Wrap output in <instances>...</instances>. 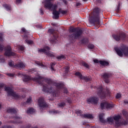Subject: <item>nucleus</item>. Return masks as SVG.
Here are the masks:
<instances>
[{
    "label": "nucleus",
    "instance_id": "nucleus-47",
    "mask_svg": "<svg viewBox=\"0 0 128 128\" xmlns=\"http://www.w3.org/2000/svg\"><path fill=\"white\" fill-rule=\"evenodd\" d=\"M19 50H22V52H24V47L22 46H19Z\"/></svg>",
    "mask_w": 128,
    "mask_h": 128
},
{
    "label": "nucleus",
    "instance_id": "nucleus-19",
    "mask_svg": "<svg viewBox=\"0 0 128 128\" xmlns=\"http://www.w3.org/2000/svg\"><path fill=\"white\" fill-rule=\"evenodd\" d=\"M22 118L18 116H15L13 117V119L15 120V121L14 122V124H22Z\"/></svg>",
    "mask_w": 128,
    "mask_h": 128
},
{
    "label": "nucleus",
    "instance_id": "nucleus-62",
    "mask_svg": "<svg viewBox=\"0 0 128 128\" xmlns=\"http://www.w3.org/2000/svg\"><path fill=\"white\" fill-rule=\"evenodd\" d=\"M16 4H20L22 0H16Z\"/></svg>",
    "mask_w": 128,
    "mask_h": 128
},
{
    "label": "nucleus",
    "instance_id": "nucleus-20",
    "mask_svg": "<svg viewBox=\"0 0 128 128\" xmlns=\"http://www.w3.org/2000/svg\"><path fill=\"white\" fill-rule=\"evenodd\" d=\"M25 66L24 64L22 62H20L19 63L16 64L14 66V68H24Z\"/></svg>",
    "mask_w": 128,
    "mask_h": 128
},
{
    "label": "nucleus",
    "instance_id": "nucleus-4",
    "mask_svg": "<svg viewBox=\"0 0 128 128\" xmlns=\"http://www.w3.org/2000/svg\"><path fill=\"white\" fill-rule=\"evenodd\" d=\"M114 50L118 56H128V46L126 45L122 44L120 47L115 48Z\"/></svg>",
    "mask_w": 128,
    "mask_h": 128
},
{
    "label": "nucleus",
    "instance_id": "nucleus-29",
    "mask_svg": "<svg viewBox=\"0 0 128 128\" xmlns=\"http://www.w3.org/2000/svg\"><path fill=\"white\" fill-rule=\"evenodd\" d=\"M76 114L78 116H80L81 118H84V114H82V111L81 110H78L76 112Z\"/></svg>",
    "mask_w": 128,
    "mask_h": 128
},
{
    "label": "nucleus",
    "instance_id": "nucleus-11",
    "mask_svg": "<svg viewBox=\"0 0 128 128\" xmlns=\"http://www.w3.org/2000/svg\"><path fill=\"white\" fill-rule=\"evenodd\" d=\"M100 98L96 96H91L86 99V102L88 104L96 105L98 104Z\"/></svg>",
    "mask_w": 128,
    "mask_h": 128
},
{
    "label": "nucleus",
    "instance_id": "nucleus-52",
    "mask_svg": "<svg viewBox=\"0 0 128 128\" xmlns=\"http://www.w3.org/2000/svg\"><path fill=\"white\" fill-rule=\"evenodd\" d=\"M7 75H8V76H10V77H11V78H12V77L14 76V74H13L8 73V74H7Z\"/></svg>",
    "mask_w": 128,
    "mask_h": 128
},
{
    "label": "nucleus",
    "instance_id": "nucleus-49",
    "mask_svg": "<svg viewBox=\"0 0 128 128\" xmlns=\"http://www.w3.org/2000/svg\"><path fill=\"white\" fill-rule=\"evenodd\" d=\"M66 100L68 104H72V98H68Z\"/></svg>",
    "mask_w": 128,
    "mask_h": 128
},
{
    "label": "nucleus",
    "instance_id": "nucleus-63",
    "mask_svg": "<svg viewBox=\"0 0 128 128\" xmlns=\"http://www.w3.org/2000/svg\"><path fill=\"white\" fill-rule=\"evenodd\" d=\"M66 72H68V68H66L65 69Z\"/></svg>",
    "mask_w": 128,
    "mask_h": 128
},
{
    "label": "nucleus",
    "instance_id": "nucleus-17",
    "mask_svg": "<svg viewBox=\"0 0 128 128\" xmlns=\"http://www.w3.org/2000/svg\"><path fill=\"white\" fill-rule=\"evenodd\" d=\"M52 14L54 15V16H52V18L58 20L60 18V10H58V11H53Z\"/></svg>",
    "mask_w": 128,
    "mask_h": 128
},
{
    "label": "nucleus",
    "instance_id": "nucleus-1",
    "mask_svg": "<svg viewBox=\"0 0 128 128\" xmlns=\"http://www.w3.org/2000/svg\"><path fill=\"white\" fill-rule=\"evenodd\" d=\"M84 31L80 28H72L70 30V33L72 34L69 35V38L70 40H78L82 36Z\"/></svg>",
    "mask_w": 128,
    "mask_h": 128
},
{
    "label": "nucleus",
    "instance_id": "nucleus-36",
    "mask_svg": "<svg viewBox=\"0 0 128 128\" xmlns=\"http://www.w3.org/2000/svg\"><path fill=\"white\" fill-rule=\"evenodd\" d=\"M120 118H121L120 115L115 116L114 117V120H115V121L120 120Z\"/></svg>",
    "mask_w": 128,
    "mask_h": 128
},
{
    "label": "nucleus",
    "instance_id": "nucleus-8",
    "mask_svg": "<svg viewBox=\"0 0 128 128\" xmlns=\"http://www.w3.org/2000/svg\"><path fill=\"white\" fill-rule=\"evenodd\" d=\"M4 50H5L4 56H14L16 54V52H12L10 46L8 45L4 48Z\"/></svg>",
    "mask_w": 128,
    "mask_h": 128
},
{
    "label": "nucleus",
    "instance_id": "nucleus-59",
    "mask_svg": "<svg viewBox=\"0 0 128 128\" xmlns=\"http://www.w3.org/2000/svg\"><path fill=\"white\" fill-rule=\"evenodd\" d=\"M36 64H38V66H44V64H42L40 62H38Z\"/></svg>",
    "mask_w": 128,
    "mask_h": 128
},
{
    "label": "nucleus",
    "instance_id": "nucleus-41",
    "mask_svg": "<svg viewBox=\"0 0 128 128\" xmlns=\"http://www.w3.org/2000/svg\"><path fill=\"white\" fill-rule=\"evenodd\" d=\"M48 50L46 52V55L48 56H50V58L54 56V55L50 53V52H48Z\"/></svg>",
    "mask_w": 128,
    "mask_h": 128
},
{
    "label": "nucleus",
    "instance_id": "nucleus-45",
    "mask_svg": "<svg viewBox=\"0 0 128 128\" xmlns=\"http://www.w3.org/2000/svg\"><path fill=\"white\" fill-rule=\"evenodd\" d=\"M122 98V94H120V93H117L116 98L117 99H118V98Z\"/></svg>",
    "mask_w": 128,
    "mask_h": 128
},
{
    "label": "nucleus",
    "instance_id": "nucleus-3",
    "mask_svg": "<svg viewBox=\"0 0 128 128\" xmlns=\"http://www.w3.org/2000/svg\"><path fill=\"white\" fill-rule=\"evenodd\" d=\"M6 92H7L8 96H12L16 100H18L20 98V95L18 94H16V92H14L10 87L6 86V84L4 83H0V90L4 88Z\"/></svg>",
    "mask_w": 128,
    "mask_h": 128
},
{
    "label": "nucleus",
    "instance_id": "nucleus-25",
    "mask_svg": "<svg viewBox=\"0 0 128 128\" xmlns=\"http://www.w3.org/2000/svg\"><path fill=\"white\" fill-rule=\"evenodd\" d=\"M84 118H94V116L92 114H84Z\"/></svg>",
    "mask_w": 128,
    "mask_h": 128
},
{
    "label": "nucleus",
    "instance_id": "nucleus-51",
    "mask_svg": "<svg viewBox=\"0 0 128 128\" xmlns=\"http://www.w3.org/2000/svg\"><path fill=\"white\" fill-rule=\"evenodd\" d=\"M100 122H102V124H106V120H104V118H102V119H100Z\"/></svg>",
    "mask_w": 128,
    "mask_h": 128
},
{
    "label": "nucleus",
    "instance_id": "nucleus-39",
    "mask_svg": "<svg viewBox=\"0 0 128 128\" xmlns=\"http://www.w3.org/2000/svg\"><path fill=\"white\" fill-rule=\"evenodd\" d=\"M58 60H65L66 56L64 55H61L57 57Z\"/></svg>",
    "mask_w": 128,
    "mask_h": 128
},
{
    "label": "nucleus",
    "instance_id": "nucleus-30",
    "mask_svg": "<svg viewBox=\"0 0 128 128\" xmlns=\"http://www.w3.org/2000/svg\"><path fill=\"white\" fill-rule=\"evenodd\" d=\"M4 6L5 8H6V10H7L10 11L11 10H12V6H10V5L8 4H5L4 5Z\"/></svg>",
    "mask_w": 128,
    "mask_h": 128
},
{
    "label": "nucleus",
    "instance_id": "nucleus-14",
    "mask_svg": "<svg viewBox=\"0 0 128 128\" xmlns=\"http://www.w3.org/2000/svg\"><path fill=\"white\" fill-rule=\"evenodd\" d=\"M38 104L40 110H42V108H48V104L46 102V101H44V98H40L38 99Z\"/></svg>",
    "mask_w": 128,
    "mask_h": 128
},
{
    "label": "nucleus",
    "instance_id": "nucleus-23",
    "mask_svg": "<svg viewBox=\"0 0 128 128\" xmlns=\"http://www.w3.org/2000/svg\"><path fill=\"white\" fill-rule=\"evenodd\" d=\"M7 112L11 113V114H16L18 112H16V110L14 108H8L6 110Z\"/></svg>",
    "mask_w": 128,
    "mask_h": 128
},
{
    "label": "nucleus",
    "instance_id": "nucleus-54",
    "mask_svg": "<svg viewBox=\"0 0 128 128\" xmlns=\"http://www.w3.org/2000/svg\"><path fill=\"white\" fill-rule=\"evenodd\" d=\"M2 128H12L10 126H4L2 127Z\"/></svg>",
    "mask_w": 128,
    "mask_h": 128
},
{
    "label": "nucleus",
    "instance_id": "nucleus-33",
    "mask_svg": "<svg viewBox=\"0 0 128 128\" xmlns=\"http://www.w3.org/2000/svg\"><path fill=\"white\" fill-rule=\"evenodd\" d=\"M75 76H79L80 78V80L82 79V78L84 76H82V74L80 72H76L75 73Z\"/></svg>",
    "mask_w": 128,
    "mask_h": 128
},
{
    "label": "nucleus",
    "instance_id": "nucleus-9",
    "mask_svg": "<svg viewBox=\"0 0 128 128\" xmlns=\"http://www.w3.org/2000/svg\"><path fill=\"white\" fill-rule=\"evenodd\" d=\"M41 80H44L48 82V86H50V84L52 82V79L48 78H44V77L42 76H38V77H35L33 78L34 82H36L39 84H42Z\"/></svg>",
    "mask_w": 128,
    "mask_h": 128
},
{
    "label": "nucleus",
    "instance_id": "nucleus-22",
    "mask_svg": "<svg viewBox=\"0 0 128 128\" xmlns=\"http://www.w3.org/2000/svg\"><path fill=\"white\" fill-rule=\"evenodd\" d=\"M100 64L103 66H108L110 63L108 61L100 60Z\"/></svg>",
    "mask_w": 128,
    "mask_h": 128
},
{
    "label": "nucleus",
    "instance_id": "nucleus-32",
    "mask_svg": "<svg viewBox=\"0 0 128 128\" xmlns=\"http://www.w3.org/2000/svg\"><path fill=\"white\" fill-rule=\"evenodd\" d=\"M82 64L84 68H90V65H88V64L86 62H82Z\"/></svg>",
    "mask_w": 128,
    "mask_h": 128
},
{
    "label": "nucleus",
    "instance_id": "nucleus-53",
    "mask_svg": "<svg viewBox=\"0 0 128 128\" xmlns=\"http://www.w3.org/2000/svg\"><path fill=\"white\" fill-rule=\"evenodd\" d=\"M32 100V98H29L27 99V100H26V103L27 104H30V102Z\"/></svg>",
    "mask_w": 128,
    "mask_h": 128
},
{
    "label": "nucleus",
    "instance_id": "nucleus-5",
    "mask_svg": "<svg viewBox=\"0 0 128 128\" xmlns=\"http://www.w3.org/2000/svg\"><path fill=\"white\" fill-rule=\"evenodd\" d=\"M112 36L115 40L116 42H120V40H128V35L126 34L124 32H121L120 34H114L112 35Z\"/></svg>",
    "mask_w": 128,
    "mask_h": 128
},
{
    "label": "nucleus",
    "instance_id": "nucleus-26",
    "mask_svg": "<svg viewBox=\"0 0 128 128\" xmlns=\"http://www.w3.org/2000/svg\"><path fill=\"white\" fill-rule=\"evenodd\" d=\"M23 80L24 82H30V76L28 75H25L23 78Z\"/></svg>",
    "mask_w": 128,
    "mask_h": 128
},
{
    "label": "nucleus",
    "instance_id": "nucleus-28",
    "mask_svg": "<svg viewBox=\"0 0 128 128\" xmlns=\"http://www.w3.org/2000/svg\"><path fill=\"white\" fill-rule=\"evenodd\" d=\"M34 112H36L34 109L33 108H30L27 110L26 112H27V114H32Z\"/></svg>",
    "mask_w": 128,
    "mask_h": 128
},
{
    "label": "nucleus",
    "instance_id": "nucleus-43",
    "mask_svg": "<svg viewBox=\"0 0 128 128\" xmlns=\"http://www.w3.org/2000/svg\"><path fill=\"white\" fill-rule=\"evenodd\" d=\"M63 90V92L64 94H68V88L64 87V88L62 89Z\"/></svg>",
    "mask_w": 128,
    "mask_h": 128
},
{
    "label": "nucleus",
    "instance_id": "nucleus-10",
    "mask_svg": "<svg viewBox=\"0 0 128 128\" xmlns=\"http://www.w3.org/2000/svg\"><path fill=\"white\" fill-rule=\"evenodd\" d=\"M48 32L52 36L50 39L51 44H56V40H58V34H54V30L52 28L49 29L48 30Z\"/></svg>",
    "mask_w": 128,
    "mask_h": 128
},
{
    "label": "nucleus",
    "instance_id": "nucleus-12",
    "mask_svg": "<svg viewBox=\"0 0 128 128\" xmlns=\"http://www.w3.org/2000/svg\"><path fill=\"white\" fill-rule=\"evenodd\" d=\"M101 110H112L114 108V104L108 102H102L100 104Z\"/></svg>",
    "mask_w": 128,
    "mask_h": 128
},
{
    "label": "nucleus",
    "instance_id": "nucleus-61",
    "mask_svg": "<svg viewBox=\"0 0 128 128\" xmlns=\"http://www.w3.org/2000/svg\"><path fill=\"white\" fill-rule=\"evenodd\" d=\"M22 31L23 32H26V28H22Z\"/></svg>",
    "mask_w": 128,
    "mask_h": 128
},
{
    "label": "nucleus",
    "instance_id": "nucleus-48",
    "mask_svg": "<svg viewBox=\"0 0 128 128\" xmlns=\"http://www.w3.org/2000/svg\"><path fill=\"white\" fill-rule=\"evenodd\" d=\"M108 122H114V119L111 118H108Z\"/></svg>",
    "mask_w": 128,
    "mask_h": 128
},
{
    "label": "nucleus",
    "instance_id": "nucleus-58",
    "mask_svg": "<svg viewBox=\"0 0 128 128\" xmlns=\"http://www.w3.org/2000/svg\"><path fill=\"white\" fill-rule=\"evenodd\" d=\"M82 4H80V2H77L76 4V8H78V6H80V5H81Z\"/></svg>",
    "mask_w": 128,
    "mask_h": 128
},
{
    "label": "nucleus",
    "instance_id": "nucleus-27",
    "mask_svg": "<svg viewBox=\"0 0 128 128\" xmlns=\"http://www.w3.org/2000/svg\"><path fill=\"white\" fill-rule=\"evenodd\" d=\"M80 42L81 44H88V39L86 38H82V40H81Z\"/></svg>",
    "mask_w": 128,
    "mask_h": 128
},
{
    "label": "nucleus",
    "instance_id": "nucleus-38",
    "mask_svg": "<svg viewBox=\"0 0 128 128\" xmlns=\"http://www.w3.org/2000/svg\"><path fill=\"white\" fill-rule=\"evenodd\" d=\"M4 46L3 44H0V52H4Z\"/></svg>",
    "mask_w": 128,
    "mask_h": 128
},
{
    "label": "nucleus",
    "instance_id": "nucleus-55",
    "mask_svg": "<svg viewBox=\"0 0 128 128\" xmlns=\"http://www.w3.org/2000/svg\"><path fill=\"white\" fill-rule=\"evenodd\" d=\"M94 62L95 64H100V60H98L96 59L94 60Z\"/></svg>",
    "mask_w": 128,
    "mask_h": 128
},
{
    "label": "nucleus",
    "instance_id": "nucleus-42",
    "mask_svg": "<svg viewBox=\"0 0 128 128\" xmlns=\"http://www.w3.org/2000/svg\"><path fill=\"white\" fill-rule=\"evenodd\" d=\"M54 66H56V64L54 63H51L50 64V68L52 70H54Z\"/></svg>",
    "mask_w": 128,
    "mask_h": 128
},
{
    "label": "nucleus",
    "instance_id": "nucleus-6",
    "mask_svg": "<svg viewBox=\"0 0 128 128\" xmlns=\"http://www.w3.org/2000/svg\"><path fill=\"white\" fill-rule=\"evenodd\" d=\"M43 92H50L52 93L53 96H60V90H52V87H48V86H43Z\"/></svg>",
    "mask_w": 128,
    "mask_h": 128
},
{
    "label": "nucleus",
    "instance_id": "nucleus-40",
    "mask_svg": "<svg viewBox=\"0 0 128 128\" xmlns=\"http://www.w3.org/2000/svg\"><path fill=\"white\" fill-rule=\"evenodd\" d=\"M20 128H32V124H28L24 126H21Z\"/></svg>",
    "mask_w": 128,
    "mask_h": 128
},
{
    "label": "nucleus",
    "instance_id": "nucleus-37",
    "mask_svg": "<svg viewBox=\"0 0 128 128\" xmlns=\"http://www.w3.org/2000/svg\"><path fill=\"white\" fill-rule=\"evenodd\" d=\"M14 62L12 60H10L8 62V66H10L11 68H14Z\"/></svg>",
    "mask_w": 128,
    "mask_h": 128
},
{
    "label": "nucleus",
    "instance_id": "nucleus-50",
    "mask_svg": "<svg viewBox=\"0 0 128 128\" xmlns=\"http://www.w3.org/2000/svg\"><path fill=\"white\" fill-rule=\"evenodd\" d=\"M52 114H60V111L54 110L52 111Z\"/></svg>",
    "mask_w": 128,
    "mask_h": 128
},
{
    "label": "nucleus",
    "instance_id": "nucleus-35",
    "mask_svg": "<svg viewBox=\"0 0 128 128\" xmlns=\"http://www.w3.org/2000/svg\"><path fill=\"white\" fill-rule=\"evenodd\" d=\"M122 114L124 116H126V120H128V112L126 110H123Z\"/></svg>",
    "mask_w": 128,
    "mask_h": 128
},
{
    "label": "nucleus",
    "instance_id": "nucleus-15",
    "mask_svg": "<svg viewBox=\"0 0 128 128\" xmlns=\"http://www.w3.org/2000/svg\"><path fill=\"white\" fill-rule=\"evenodd\" d=\"M112 76V74L104 72L102 76V78L106 84H108L110 82V78Z\"/></svg>",
    "mask_w": 128,
    "mask_h": 128
},
{
    "label": "nucleus",
    "instance_id": "nucleus-64",
    "mask_svg": "<svg viewBox=\"0 0 128 128\" xmlns=\"http://www.w3.org/2000/svg\"><path fill=\"white\" fill-rule=\"evenodd\" d=\"M124 104H128V101L126 100H124Z\"/></svg>",
    "mask_w": 128,
    "mask_h": 128
},
{
    "label": "nucleus",
    "instance_id": "nucleus-7",
    "mask_svg": "<svg viewBox=\"0 0 128 128\" xmlns=\"http://www.w3.org/2000/svg\"><path fill=\"white\" fill-rule=\"evenodd\" d=\"M54 0H45L44 2V8H48L50 10L52 8V12L56 10L58 8V6L56 4H52Z\"/></svg>",
    "mask_w": 128,
    "mask_h": 128
},
{
    "label": "nucleus",
    "instance_id": "nucleus-21",
    "mask_svg": "<svg viewBox=\"0 0 128 128\" xmlns=\"http://www.w3.org/2000/svg\"><path fill=\"white\" fill-rule=\"evenodd\" d=\"M50 47L46 46L45 48H41L38 50V52H43L44 54H46V52L48 50H50Z\"/></svg>",
    "mask_w": 128,
    "mask_h": 128
},
{
    "label": "nucleus",
    "instance_id": "nucleus-16",
    "mask_svg": "<svg viewBox=\"0 0 128 128\" xmlns=\"http://www.w3.org/2000/svg\"><path fill=\"white\" fill-rule=\"evenodd\" d=\"M54 86H56L58 90H62L64 88V84L62 82H54Z\"/></svg>",
    "mask_w": 128,
    "mask_h": 128
},
{
    "label": "nucleus",
    "instance_id": "nucleus-18",
    "mask_svg": "<svg viewBox=\"0 0 128 128\" xmlns=\"http://www.w3.org/2000/svg\"><path fill=\"white\" fill-rule=\"evenodd\" d=\"M24 38H26L25 42L28 44H34V41L28 40V36L26 34L24 35Z\"/></svg>",
    "mask_w": 128,
    "mask_h": 128
},
{
    "label": "nucleus",
    "instance_id": "nucleus-31",
    "mask_svg": "<svg viewBox=\"0 0 128 128\" xmlns=\"http://www.w3.org/2000/svg\"><path fill=\"white\" fill-rule=\"evenodd\" d=\"M58 10L60 14H68V11L62 10V8H60Z\"/></svg>",
    "mask_w": 128,
    "mask_h": 128
},
{
    "label": "nucleus",
    "instance_id": "nucleus-13",
    "mask_svg": "<svg viewBox=\"0 0 128 128\" xmlns=\"http://www.w3.org/2000/svg\"><path fill=\"white\" fill-rule=\"evenodd\" d=\"M98 90V94L101 98L104 99L106 98V94L104 90V88L102 86H100Z\"/></svg>",
    "mask_w": 128,
    "mask_h": 128
},
{
    "label": "nucleus",
    "instance_id": "nucleus-57",
    "mask_svg": "<svg viewBox=\"0 0 128 128\" xmlns=\"http://www.w3.org/2000/svg\"><path fill=\"white\" fill-rule=\"evenodd\" d=\"M40 13L41 14V16H42L44 14V10L42 8L40 9Z\"/></svg>",
    "mask_w": 128,
    "mask_h": 128
},
{
    "label": "nucleus",
    "instance_id": "nucleus-2",
    "mask_svg": "<svg viewBox=\"0 0 128 128\" xmlns=\"http://www.w3.org/2000/svg\"><path fill=\"white\" fill-rule=\"evenodd\" d=\"M100 8H96L94 10L92 16L90 17V24H96V25L98 26L100 24Z\"/></svg>",
    "mask_w": 128,
    "mask_h": 128
},
{
    "label": "nucleus",
    "instance_id": "nucleus-56",
    "mask_svg": "<svg viewBox=\"0 0 128 128\" xmlns=\"http://www.w3.org/2000/svg\"><path fill=\"white\" fill-rule=\"evenodd\" d=\"M102 118H104V116L102 115V114H100L99 115V119L102 120Z\"/></svg>",
    "mask_w": 128,
    "mask_h": 128
},
{
    "label": "nucleus",
    "instance_id": "nucleus-44",
    "mask_svg": "<svg viewBox=\"0 0 128 128\" xmlns=\"http://www.w3.org/2000/svg\"><path fill=\"white\" fill-rule=\"evenodd\" d=\"M94 48V44H89L88 45V48L90 50H92Z\"/></svg>",
    "mask_w": 128,
    "mask_h": 128
},
{
    "label": "nucleus",
    "instance_id": "nucleus-34",
    "mask_svg": "<svg viewBox=\"0 0 128 128\" xmlns=\"http://www.w3.org/2000/svg\"><path fill=\"white\" fill-rule=\"evenodd\" d=\"M65 106H66V102H62L58 104V108H64Z\"/></svg>",
    "mask_w": 128,
    "mask_h": 128
},
{
    "label": "nucleus",
    "instance_id": "nucleus-24",
    "mask_svg": "<svg viewBox=\"0 0 128 128\" xmlns=\"http://www.w3.org/2000/svg\"><path fill=\"white\" fill-rule=\"evenodd\" d=\"M82 80H84L86 82H90L92 80V77L88 76H83Z\"/></svg>",
    "mask_w": 128,
    "mask_h": 128
},
{
    "label": "nucleus",
    "instance_id": "nucleus-46",
    "mask_svg": "<svg viewBox=\"0 0 128 128\" xmlns=\"http://www.w3.org/2000/svg\"><path fill=\"white\" fill-rule=\"evenodd\" d=\"M115 122V124L116 126H120V120H116Z\"/></svg>",
    "mask_w": 128,
    "mask_h": 128
},
{
    "label": "nucleus",
    "instance_id": "nucleus-60",
    "mask_svg": "<svg viewBox=\"0 0 128 128\" xmlns=\"http://www.w3.org/2000/svg\"><path fill=\"white\" fill-rule=\"evenodd\" d=\"M64 4L66 6V4H68V1H66V0H62Z\"/></svg>",
    "mask_w": 128,
    "mask_h": 128
}]
</instances>
